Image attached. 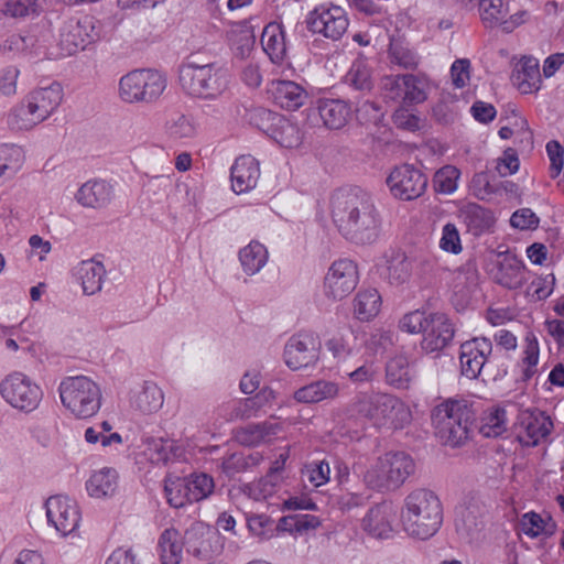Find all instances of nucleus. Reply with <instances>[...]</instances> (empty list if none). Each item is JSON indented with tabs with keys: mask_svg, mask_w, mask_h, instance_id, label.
Here are the masks:
<instances>
[{
	"mask_svg": "<svg viewBox=\"0 0 564 564\" xmlns=\"http://www.w3.org/2000/svg\"><path fill=\"white\" fill-rule=\"evenodd\" d=\"M491 351L492 344L486 337H476L463 343L459 352L462 375L468 379H476Z\"/></svg>",
	"mask_w": 564,
	"mask_h": 564,
	"instance_id": "dca6fc26",
	"label": "nucleus"
},
{
	"mask_svg": "<svg viewBox=\"0 0 564 564\" xmlns=\"http://www.w3.org/2000/svg\"><path fill=\"white\" fill-rule=\"evenodd\" d=\"M280 485L281 479L270 477V475L267 474L256 481L243 484L240 490L254 501H265L278 491Z\"/></svg>",
	"mask_w": 564,
	"mask_h": 564,
	"instance_id": "a19ab883",
	"label": "nucleus"
},
{
	"mask_svg": "<svg viewBox=\"0 0 564 564\" xmlns=\"http://www.w3.org/2000/svg\"><path fill=\"white\" fill-rule=\"evenodd\" d=\"M43 0H7L3 12L13 18H21L35 13Z\"/></svg>",
	"mask_w": 564,
	"mask_h": 564,
	"instance_id": "680f3d73",
	"label": "nucleus"
},
{
	"mask_svg": "<svg viewBox=\"0 0 564 564\" xmlns=\"http://www.w3.org/2000/svg\"><path fill=\"white\" fill-rule=\"evenodd\" d=\"M270 93L281 108L297 110L308 98L306 89L292 80H274L271 83Z\"/></svg>",
	"mask_w": 564,
	"mask_h": 564,
	"instance_id": "5701e85b",
	"label": "nucleus"
},
{
	"mask_svg": "<svg viewBox=\"0 0 564 564\" xmlns=\"http://www.w3.org/2000/svg\"><path fill=\"white\" fill-rule=\"evenodd\" d=\"M346 83L360 91L371 90L373 83L371 70L364 59H356L345 76Z\"/></svg>",
	"mask_w": 564,
	"mask_h": 564,
	"instance_id": "09e8293b",
	"label": "nucleus"
},
{
	"mask_svg": "<svg viewBox=\"0 0 564 564\" xmlns=\"http://www.w3.org/2000/svg\"><path fill=\"white\" fill-rule=\"evenodd\" d=\"M553 429V423L544 412L524 410L520 414V431L518 438L525 446H535L546 438Z\"/></svg>",
	"mask_w": 564,
	"mask_h": 564,
	"instance_id": "a211bd4d",
	"label": "nucleus"
},
{
	"mask_svg": "<svg viewBox=\"0 0 564 564\" xmlns=\"http://www.w3.org/2000/svg\"><path fill=\"white\" fill-rule=\"evenodd\" d=\"M394 512L390 505L381 503L371 508L362 519V528L375 538H388L392 532Z\"/></svg>",
	"mask_w": 564,
	"mask_h": 564,
	"instance_id": "393cba45",
	"label": "nucleus"
},
{
	"mask_svg": "<svg viewBox=\"0 0 564 564\" xmlns=\"http://www.w3.org/2000/svg\"><path fill=\"white\" fill-rule=\"evenodd\" d=\"M465 223L478 231L490 228L492 225L491 213L477 204H468L462 210Z\"/></svg>",
	"mask_w": 564,
	"mask_h": 564,
	"instance_id": "864d4df0",
	"label": "nucleus"
},
{
	"mask_svg": "<svg viewBox=\"0 0 564 564\" xmlns=\"http://www.w3.org/2000/svg\"><path fill=\"white\" fill-rule=\"evenodd\" d=\"M339 384L328 380H316L297 389L293 398L300 403L332 401L339 395Z\"/></svg>",
	"mask_w": 564,
	"mask_h": 564,
	"instance_id": "a878e982",
	"label": "nucleus"
},
{
	"mask_svg": "<svg viewBox=\"0 0 564 564\" xmlns=\"http://www.w3.org/2000/svg\"><path fill=\"white\" fill-rule=\"evenodd\" d=\"M330 216L339 234L355 245H372L381 237V210L375 196L364 188L335 191L330 198Z\"/></svg>",
	"mask_w": 564,
	"mask_h": 564,
	"instance_id": "f257e3e1",
	"label": "nucleus"
},
{
	"mask_svg": "<svg viewBox=\"0 0 564 564\" xmlns=\"http://www.w3.org/2000/svg\"><path fill=\"white\" fill-rule=\"evenodd\" d=\"M20 69L9 65L0 68V96H13L17 93Z\"/></svg>",
	"mask_w": 564,
	"mask_h": 564,
	"instance_id": "0e129e2a",
	"label": "nucleus"
},
{
	"mask_svg": "<svg viewBox=\"0 0 564 564\" xmlns=\"http://www.w3.org/2000/svg\"><path fill=\"white\" fill-rule=\"evenodd\" d=\"M105 275V267L99 261L85 260L76 267V276L87 295L96 294L101 290Z\"/></svg>",
	"mask_w": 564,
	"mask_h": 564,
	"instance_id": "c756f323",
	"label": "nucleus"
},
{
	"mask_svg": "<svg viewBox=\"0 0 564 564\" xmlns=\"http://www.w3.org/2000/svg\"><path fill=\"white\" fill-rule=\"evenodd\" d=\"M358 281L357 264L349 259H339L332 263L324 278L325 295L334 301H340L356 289Z\"/></svg>",
	"mask_w": 564,
	"mask_h": 564,
	"instance_id": "9d476101",
	"label": "nucleus"
},
{
	"mask_svg": "<svg viewBox=\"0 0 564 564\" xmlns=\"http://www.w3.org/2000/svg\"><path fill=\"white\" fill-rule=\"evenodd\" d=\"M165 132L175 140L192 139L197 134V124L192 118L178 113L166 120Z\"/></svg>",
	"mask_w": 564,
	"mask_h": 564,
	"instance_id": "de8ad7c7",
	"label": "nucleus"
},
{
	"mask_svg": "<svg viewBox=\"0 0 564 564\" xmlns=\"http://www.w3.org/2000/svg\"><path fill=\"white\" fill-rule=\"evenodd\" d=\"M144 454L154 464H165L173 453V442L162 437H147L144 440Z\"/></svg>",
	"mask_w": 564,
	"mask_h": 564,
	"instance_id": "603ef678",
	"label": "nucleus"
},
{
	"mask_svg": "<svg viewBox=\"0 0 564 564\" xmlns=\"http://www.w3.org/2000/svg\"><path fill=\"white\" fill-rule=\"evenodd\" d=\"M523 362L527 365V368L524 369V377L525 379H529L534 375V368L539 362V344L533 335H528L525 337Z\"/></svg>",
	"mask_w": 564,
	"mask_h": 564,
	"instance_id": "774afa93",
	"label": "nucleus"
},
{
	"mask_svg": "<svg viewBox=\"0 0 564 564\" xmlns=\"http://www.w3.org/2000/svg\"><path fill=\"white\" fill-rule=\"evenodd\" d=\"M59 397L63 405L77 419L95 415L102 400L99 386L85 376L64 379L59 384Z\"/></svg>",
	"mask_w": 564,
	"mask_h": 564,
	"instance_id": "423d86ee",
	"label": "nucleus"
},
{
	"mask_svg": "<svg viewBox=\"0 0 564 564\" xmlns=\"http://www.w3.org/2000/svg\"><path fill=\"white\" fill-rule=\"evenodd\" d=\"M359 415L378 429L401 430L412 421V413L398 398L387 393L364 394L355 402Z\"/></svg>",
	"mask_w": 564,
	"mask_h": 564,
	"instance_id": "20e7f679",
	"label": "nucleus"
},
{
	"mask_svg": "<svg viewBox=\"0 0 564 564\" xmlns=\"http://www.w3.org/2000/svg\"><path fill=\"white\" fill-rule=\"evenodd\" d=\"M0 394L11 406L23 412L37 409L43 397L40 386L19 371L11 372L1 381Z\"/></svg>",
	"mask_w": 564,
	"mask_h": 564,
	"instance_id": "1a4fd4ad",
	"label": "nucleus"
},
{
	"mask_svg": "<svg viewBox=\"0 0 564 564\" xmlns=\"http://www.w3.org/2000/svg\"><path fill=\"white\" fill-rule=\"evenodd\" d=\"M389 54L391 63L403 68H414L417 65V57L415 53L401 42H391Z\"/></svg>",
	"mask_w": 564,
	"mask_h": 564,
	"instance_id": "052dcab7",
	"label": "nucleus"
},
{
	"mask_svg": "<svg viewBox=\"0 0 564 564\" xmlns=\"http://www.w3.org/2000/svg\"><path fill=\"white\" fill-rule=\"evenodd\" d=\"M228 40L234 55L240 59L248 58L253 51L256 36L249 25L238 24L228 32Z\"/></svg>",
	"mask_w": 564,
	"mask_h": 564,
	"instance_id": "e433bc0d",
	"label": "nucleus"
},
{
	"mask_svg": "<svg viewBox=\"0 0 564 564\" xmlns=\"http://www.w3.org/2000/svg\"><path fill=\"white\" fill-rule=\"evenodd\" d=\"M166 88L165 76L151 68L134 69L118 83V97L126 104H152Z\"/></svg>",
	"mask_w": 564,
	"mask_h": 564,
	"instance_id": "0eeeda50",
	"label": "nucleus"
},
{
	"mask_svg": "<svg viewBox=\"0 0 564 564\" xmlns=\"http://www.w3.org/2000/svg\"><path fill=\"white\" fill-rule=\"evenodd\" d=\"M192 501H200L209 497L215 488L214 479L207 474L192 475L186 478Z\"/></svg>",
	"mask_w": 564,
	"mask_h": 564,
	"instance_id": "4d7b16f0",
	"label": "nucleus"
},
{
	"mask_svg": "<svg viewBox=\"0 0 564 564\" xmlns=\"http://www.w3.org/2000/svg\"><path fill=\"white\" fill-rule=\"evenodd\" d=\"M317 110L323 123L329 129L343 128L350 117L349 106L338 99L318 100Z\"/></svg>",
	"mask_w": 564,
	"mask_h": 564,
	"instance_id": "7c9ffc66",
	"label": "nucleus"
},
{
	"mask_svg": "<svg viewBox=\"0 0 564 564\" xmlns=\"http://www.w3.org/2000/svg\"><path fill=\"white\" fill-rule=\"evenodd\" d=\"M321 341L310 333L293 335L284 348V361L291 370L315 366L319 359Z\"/></svg>",
	"mask_w": 564,
	"mask_h": 564,
	"instance_id": "f8f14e48",
	"label": "nucleus"
},
{
	"mask_svg": "<svg viewBox=\"0 0 564 564\" xmlns=\"http://www.w3.org/2000/svg\"><path fill=\"white\" fill-rule=\"evenodd\" d=\"M430 84L425 77L403 75V105L424 102L427 99Z\"/></svg>",
	"mask_w": 564,
	"mask_h": 564,
	"instance_id": "79ce46f5",
	"label": "nucleus"
},
{
	"mask_svg": "<svg viewBox=\"0 0 564 564\" xmlns=\"http://www.w3.org/2000/svg\"><path fill=\"white\" fill-rule=\"evenodd\" d=\"M187 488L189 487L186 478L176 476L167 477L165 479L164 491L170 506L173 508H182L186 503L193 502Z\"/></svg>",
	"mask_w": 564,
	"mask_h": 564,
	"instance_id": "c03bdc74",
	"label": "nucleus"
},
{
	"mask_svg": "<svg viewBox=\"0 0 564 564\" xmlns=\"http://www.w3.org/2000/svg\"><path fill=\"white\" fill-rule=\"evenodd\" d=\"M519 530L530 538L552 535L555 531V524L550 518L544 519L536 512H527L520 518Z\"/></svg>",
	"mask_w": 564,
	"mask_h": 564,
	"instance_id": "37998d69",
	"label": "nucleus"
},
{
	"mask_svg": "<svg viewBox=\"0 0 564 564\" xmlns=\"http://www.w3.org/2000/svg\"><path fill=\"white\" fill-rule=\"evenodd\" d=\"M46 518L62 536L73 534L80 523V511L77 503L69 497L57 495L45 502Z\"/></svg>",
	"mask_w": 564,
	"mask_h": 564,
	"instance_id": "ddd939ff",
	"label": "nucleus"
},
{
	"mask_svg": "<svg viewBox=\"0 0 564 564\" xmlns=\"http://www.w3.org/2000/svg\"><path fill=\"white\" fill-rule=\"evenodd\" d=\"M188 553L199 560H209L220 550L216 531L204 523H194L184 535Z\"/></svg>",
	"mask_w": 564,
	"mask_h": 564,
	"instance_id": "f3484780",
	"label": "nucleus"
},
{
	"mask_svg": "<svg viewBox=\"0 0 564 564\" xmlns=\"http://www.w3.org/2000/svg\"><path fill=\"white\" fill-rule=\"evenodd\" d=\"M24 152L21 147L15 144L0 145V165L6 177H12L22 166Z\"/></svg>",
	"mask_w": 564,
	"mask_h": 564,
	"instance_id": "8fccbe9b",
	"label": "nucleus"
},
{
	"mask_svg": "<svg viewBox=\"0 0 564 564\" xmlns=\"http://www.w3.org/2000/svg\"><path fill=\"white\" fill-rule=\"evenodd\" d=\"M178 82L182 90L189 97L215 100L228 89L229 75L216 63L199 64L187 61L180 66Z\"/></svg>",
	"mask_w": 564,
	"mask_h": 564,
	"instance_id": "7ed1b4c3",
	"label": "nucleus"
},
{
	"mask_svg": "<svg viewBox=\"0 0 564 564\" xmlns=\"http://www.w3.org/2000/svg\"><path fill=\"white\" fill-rule=\"evenodd\" d=\"M391 194L402 200H412L422 196L427 186V177L411 164L394 167L387 177Z\"/></svg>",
	"mask_w": 564,
	"mask_h": 564,
	"instance_id": "9b49d317",
	"label": "nucleus"
},
{
	"mask_svg": "<svg viewBox=\"0 0 564 564\" xmlns=\"http://www.w3.org/2000/svg\"><path fill=\"white\" fill-rule=\"evenodd\" d=\"M412 271V263L409 258L397 252L388 261V279L391 284H403L409 281Z\"/></svg>",
	"mask_w": 564,
	"mask_h": 564,
	"instance_id": "3c124183",
	"label": "nucleus"
},
{
	"mask_svg": "<svg viewBox=\"0 0 564 564\" xmlns=\"http://www.w3.org/2000/svg\"><path fill=\"white\" fill-rule=\"evenodd\" d=\"M440 247L442 250L455 254L462 251L459 232L454 224H446L443 227Z\"/></svg>",
	"mask_w": 564,
	"mask_h": 564,
	"instance_id": "338daca9",
	"label": "nucleus"
},
{
	"mask_svg": "<svg viewBox=\"0 0 564 564\" xmlns=\"http://www.w3.org/2000/svg\"><path fill=\"white\" fill-rule=\"evenodd\" d=\"M184 538L174 529H165L159 539V555L162 564H180L183 557Z\"/></svg>",
	"mask_w": 564,
	"mask_h": 564,
	"instance_id": "2f4dec72",
	"label": "nucleus"
},
{
	"mask_svg": "<svg viewBox=\"0 0 564 564\" xmlns=\"http://www.w3.org/2000/svg\"><path fill=\"white\" fill-rule=\"evenodd\" d=\"M460 172L453 165L440 169L434 175L435 191L442 194H452L457 188Z\"/></svg>",
	"mask_w": 564,
	"mask_h": 564,
	"instance_id": "6e6d98bb",
	"label": "nucleus"
},
{
	"mask_svg": "<svg viewBox=\"0 0 564 564\" xmlns=\"http://www.w3.org/2000/svg\"><path fill=\"white\" fill-rule=\"evenodd\" d=\"M111 194L112 187L106 181H88L78 189L76 200L85 207L99 208L110 202Z\"/></svg>",
	"mask_w": 564,
	"mask_h": 564,
	"instance_id": "c85d7f7f",
	"label": "nucleus"
},
{
	"mask_svg": "<svg viewBox=\"0 0 564 564\" xmlns=\"http://www.w3.org/2000/svg\"><path fill=\"white\" fill-rule=\"evenodd\" d=\"M513 83L522 94L536 93L542 83L539 61L533 57H523L513 75Z\"/></svg>",
	"mask_w": 564,
	"mask_h": 564,
	"instance_id": "cd10ccee",
	"label": "nucleus"
},
{
	"mask_svg": "<svg viewBox=\"0 0 564 564\" xmlns=\"http://www.w3.org/2000/svg\"><path fill=\"white\" fill-rule=\"evenodd\" d=\"M43 122L25 98L10 112L8 123L17 131H29Z\"/></svg>",
	"mask_w": 564,
	"mask_h": 564,
	"instance_id": "58836bf2",
	"label": "nucleus"
},
{
	"mask_svg": "<svg viewBox=\"0 0 564 564\" xmlns=\"http://www.w3.org/2000/svg\"><path fill=\"white\" fill-rule=\"evenodd\" d=\"M403 75L387 76L382 80V95L384 99L403 105Z\"/></svg>",
	"mask_w": 564,
	"mask_h": 564,
	"instance_id": "69168bd1",
	"label": "nucleus"
},
{
	"mask_svg": "<svg viewBox=\"0 0 564 564\" xmlns=\"http://www.w3.org/2000/svg\"><path fill=\"white\" fill-rule=\"evenodd\" d=\"M239 260L243 271L252 275L265 265L268 261V250L262 243L251 241L240 250Z\"/></svg>",
	"mask_w": 564,
	"mask_h": 564,
	"instance_id": "4c0bfd02",
	"label": "nucleus"
},
{
	"mask_svg": "<svg viewBox=\"0 0 564 564\" xmlns=\"http://www.w3.org/2000/svg\"><path fill=\"white\" fill-rule=\"evenodd\" d=\"M421 347L426 352L444 349L454 337V326L448 317L441 313L427 316V324L423 329Z\"/></svg>",
	"mask_w": 564,
	"mask_h": 564,
	"instance_id": "6ab92c4d",
	"label": "nucleus"
},
{
	"mask_svg": "<svg viewBox=\"0 0 564 564\" xmlns=\"http://www.w3.org/2000/svg\"><path fill=\"white\" fill-rule=\"evenodd\" d=\"M381 304V295L376 289L360 290L354 299V315L361 322H368L379 314Z\"/></svg>",
	"mask_w": 564,
	"mask_h": 564,
	"instance_id": "473e14b6",
	"label": "nucleus"
},
{
	"mask_svg": "<svg viewBox=\"0 0 564 564\" xmlns=\"http://www.w3.org/2000/svg\"><path fill=\"white\" fill-rule=\"evenodd\" d=\"M478 283V270L473 261L463 264L454 275L453 288L457 292L470 290Z\"/></svg>",
	"mask_w": 564,
	"mask_h": 564,
	"instance_id": "13d9d810",
	"label": "nucleus"
},
{
	"mask_svg": "<svg viewBox=\"0 0 564 564\" xmlns=\"http://www.w3.org/2000/svg\"><path fill=\"white\" fill-rule=\"evenodd\" d=\"M414 462L403 452H389L380 456L366 471L364 479L375 489L397 488L414 473Z\"/></svg>",
	"mask_w": 564,
	"mask_h": 564,
	"instance_id": "6e6552de",
	"label": "nucleus"
},
{
	"mask_svg": "<svg viewBox=\"0 0 564 564\" xmlns=\"http://www.w3.org/2000/svg\"><path fill=\"white\" fill-rule=\"evenodd\" d=\"M278 425L261 423L248 425L237 432V440L246 446H256L276 434Z\"/></svg>",
	"mask_w": 564,
	"mask_h": 564,
	"instance_id": "49530a36",
	"label": "nucleus"
},
{
	"mask_svg": "<svg viewBox=\"0 0 564 564\" xmlns=\"http://www.w3.org/2000/svg\"><path fill=\"white\" fill-rule=\"evenodd\" d=\"M118 474L112 468H102L95 471L86 482L90 497L101 499L110 497L117 489Z\"/></svg>",
	"mask_w": 564,
	"mask_h": 564,
	"instance_id": "72a5a7b5",
	"label": "nucleus"
},
{
	"mask_svg": "<svg viewBox=\"0 0 564 564\" xmlns=\"http://www.w3.org/2000/svg\"><path fill=\"white\" fill-rule=\"evenodd\" d=\"M32 106L33 110L45 121L61 105L63 100V88L59 84H52L47 87L39 88L24 97Z\"/></svg>",
	"mask_w": 564,
	"mask_h": 564,
	"instance_id": "4be33fe9",
	"label": "nucleus"
},
{
	"mask_svg": "<svg viewBox=\"0 0 564 564\" xmlns=\"http://www.w3.org/2000/svg\"><path fill=\"white\" fill-rule=\"evenodd\" d=\"M473 420L470 408L463 401H444L432 412L436 437L451 447L460 446L469 438Z\"/></svg>",
	"mask_w": 564,
	"mask_h": 564,
	"instance_id": "39448f33",
	"label": "nucleus"
},
{
	"mask_svg": "<svg viewBox=\"0 0 564 564\" xmlns=\"http://www.w3.org/2000/svg\"><path fill=\"white\" fill-rule=\"evenodd\" d=\"M230 177L235 193L242 194L251 191L260 177L259 162L250 155L239 156L231 166Z\"/></svg>",
	"mask_w": 564,
	"mask_h": 564,
	"instance_id": "412c9836",
	"label": "nucleus"
},
{
	"mask_svg": "<svg viewBox=\"0 0 564 564\" xmlns=\"http://www.w3.org/2000/svg\"><path fill=\"white\" fill-rule=\"evenodd\" d=\"M163 392L153 382H144L141 389L131 398V405L145 414L156 412L163 405Z\"/></svg>",
	"mask_w": 564,
	"mask_h": 564,
	"instance_id": "f704fd0d",
	"label": "nucleus"
},
{
	"mask_svg": "<svg viewBox=\"0 0 564 564\" xmlns=\"http://www.w3.org/2000/svg\"><path fill=\"white\" fill-rule=\"evenodd\" d=\"M507 430V416L503 409L491 411L480 427L481 433L487 437H497Z\"/></svg>",
	"mask_w": 564,
	"mask_h": 564,
	"instance_id": "bf43d9fd",
	"label": "nucleus"
},
{
	"mask_svg": "<svg viewBox=\"0 0 564 564\" xmlns=\"http://www.w3.org/2000/svg\"><path fill=\"white\" fill-rule=\"evenodd\" d=\"M522 262L514 256L506 254L498 261L496 281L505 288L518 289L527 280Z\"/></svg>",
	"mask_w": 564,
	"mask_h": 564,
	"instance_id": "bb28decb",
	"label": "nucleus"
},
{
	"mask_svg": "<svg viewBox=\"0 0 564 564\" xmlns=\"http://www.w3.org/2000/svg\"><path fill=\"white\" fill-rule=\"evenodd\" d=\"M401 521L410 536L420 540L432 538L443 522V509L438 497L427 489L413 490L404 500Z\"/></svg>",
	"mask_w": 564,
	"mask_h": 564,
	"instance_id": "f03ea898",
	"label": "nucleus"
},
{
	"mask_svg": "<svg viewBox=\"0 0 564 564\" xmlns=\"http://www.w3.org/2000/svg\"><path fill=\"white\" fill-rule=\"evenodd\" d=\"M386 377L389 384L395 388H406L411 381L408 358L402 355L391 358L386 367Z\"/></svg>",
	"mask_w": 564,
	"mask_h": 564,
	"instance_id": "a18cd8bd",
	"label": "nucleus"
},
{
	"mask_svg": "<svg viewBox=\"0 0 564 564\" xmlns=\"http://www.w3.org/2000/svg\"><path fill=\"white\" fill-rule=\"evenodd\" d=\"M482 521L476 506L459 505L455 510V529L457 534L468 543L479 541Z\"/></svg>",
	"mask_w": 564,
	"mask_h": 564,
	"instance_id": "b1692460",
	"label": "nucleus"
},
{
	"mask_svg": "<svg viewBox=\"0 0 564 564\" xmlns=\"http://www.w3.org/2000/svg\"><path fill=\"white\" fill-rule=\"evenodd\" d=\"M100 25L96 18L84 15L77 20H69L61 33L62 48L69 55L84 50L99 39Z\"/></svg>",
	"mask_w": 564,
	"mask_h": 564,
	"instance_id": "4468645a",
	"label": "nucleus"
},
{
	"mask_svg": "<svg viewBox=\"0 0 564 564\" xmlns=\"http://www.w3.org/2000/svg\"><path fill=\"white\" fill-rule=\"evenodd\" d=\"M0 51L9 58L28 62L44 54L37 36L29 31L8 36L1 44Z\"/></svg>",
	"mask_w": 564,
	"mask_h": 564,
	"instance_id": "aec40b11",
	"label": "nucleus"
},
{
	"mask_svg": "<svg viewBox=\"0 0 564 564\" xmlns=\"http://www.w3.org/2000/svg\"><path fill=\"white\" fill-rule=\"evenodd\" d=\"M307 26L313 33H319L336 41L347 31L348 19L341 7L321 6L310 13Z\"/></svg>",
	"mask_w": 564,
	"mask_h": 564,
	"instance_id": "2eb2a0df",
	"label": "nucleus"
},
{
	"mask_svg": "<svg viewBox=\"0 0 564 564\" xmlns=\"http://www.w3.org/2000/svg\"><path fill=\"white\" fill-rule=\"evenodd\" d=\"M321 522L317 517L312 514H297L291 517H283L278 529L283 531H295L299 533L314 530L319 527Z\"/></svg>",
	"mask_w": 564,
	"mask_h": 564,
	"instance_id": "5fc2aeb1",
	"label": "nucleus"
},
{
	"mask_svg": "<svg viewBox=\"0 0 564 564\" xmlns=\"http://www.w3.org/2000/svg\"><path fill=\"white\" fill-rule=\"evenodd\" d=\"M261 43L264 52L273 63H280L283 61L286 54V45L284 33L280 25H267L262 32Z\"/></svg>",
	"mask_w": 564,
	"mask_h": 564,
	"instance_id": "c9c22d12",
	"label": "nucleus"
},
{
	"mask_svg": "<svg viewBox=\"0 0 564 564\" xmlns=\"http://www.w3.org/2000/svg\"><path fill=\"white\" fill-rule=\"evenodd\" d=\"M554 278L547 275L545 278H535L527 289V295L531 301H541L551 295L553 291Z\"/></svg>",
	"mask_w": 564,
	"mask_h": 564,
	"instance_id": "e2e57ef3",
	"label": "nucleus"
},
{
	"mask_svg": "<svg viewBox=\"0 0 564 564\" xmlns=\"http://www.w3.org/2000/svg\"><path fill=\"white\" fill-rule=\"evenodd\" d=\"M479 17L485 26H500L502 20L509 14L508 0H477Z\"/></svg>",
	"mask_w": 564,
	"mask_h": 564,
	"instance_id": "ea45409f",
	"label": "nucleus"
}]
</instances>
